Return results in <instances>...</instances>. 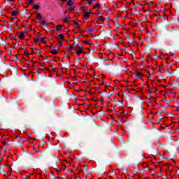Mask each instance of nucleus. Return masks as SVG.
Wrapping results in <instances>:
<instances>
[{"label": "nucleus", "mask_w": 179, "mask_h": 179, "mask_svg": "<svg viewBox=\"0 0 179 179\" xmlns=\"http://www.w3.org/2000/svg\"><path fill=\"white\" fill-rule=\"evenodd\" d=\"M63 23H67L69 24L71 23V17H66L63 18L62 20Z\"/></svg>", "instance_id": "423d86ee"}, {"label": "nucleus", "mask_w": 179, "mask_h": 179, "mask_svg": "<svg viewBox=\"0 0 179 179\" xmlns=\"http://www.w3.org/2000/svg\"><path fill=\"white\" fill-rule=\"evenodd\" d=\"M9 1H15V0H9Z\"/></svg>", "instance_id": "b1692460"}, {"label": "nucleus", "mask_w": 179, "mask_h": 179, "mask_svg": "<svg viewBox=\"0 0 179 179\" xmlns=\"http://www.w3.org/2000/svg\"><path fill=\"white\" fill-rule=\"evenodd\" d=\"M62 1V2H66V0H60Z\"/></svg>", "instance_id": "4be33fe9"}, {"label": "nucleus", "mask_w": 179, "mask_h": 179, "mask_svg": "<svg viewBox=\"0 0 179 179\" xmlns=\"http://www.w3.org/2000/svg\"><path fill=\"white\" fill-rule=\"evenodd\" d=\"M109 176H115V172H114V171L110 172Z\"/></svg>", "instance_id": "a211bd4d"}, {"label": "nucleus", "mask_w": 179, "mask_h": 179, "mask_svg": "<svg viewBox=\"0 0 179 179\" xmlns=\"http://www.w3.org/2000/svg\"><path fill=\"white\" fill-rule=\"evenodd\" d=\"M74 52L78 57H80V55L83 54V48L78 47V49L74 51Z\"/></svg>", "instance_id": "7ed1b4c3"}, {"label": "nucleus", "mask_w": 179, "mask_h": 179, "mask_svg": "<svg viewBox=\"0 0 179 179\" xmlns=\"http://www.w3.org/2000/svg\"><path fill=\"white\" fill-rule=\"evenodd\" d=\"M99 19H100V20H104V18H103V17H100Z\"/></svg>", "instance_id": "412c9836"}, {"label": "nucleus", "mask_w": 179, "mask_h": 179, "mask_svg": "<svg viewBox=\"0 0 179 179\" xmlns=\"http://www.w3.org/2000/svg\"><path fill=\"white\" fill-rule=\"evenodd\" d=\"M99 8H100V5H99V3H96L92 7V9H99Z\"/></svg>", "instance_id": "9d476101"}, {"label": "nucleus", "mask_w": 179, "mask_h": 179, "mask_svg": "<svg viewBox=\"0 0 179 179\" xmlns=\"http://www.w3.org/2000/svg\"><path fill=\"white\" fill-rule=\"evenodd\" d=\"M56 38H57V41H59V43H62V41H64V39L65 38V36H64V34H59Z\"/></svg>", "instance_id": "39448f33"}, {"label": "nucleus", "mask_w": 179, "mask_h": 179, "mask_svg": "<svg viewBox=\"0 0 179 179\" xmlns=\"http://www.w3.org/2000/svg\"><path fill=\"white\" fill-rule=\"evenodd\" d=\"M55 29L58 33H62L65 30V26L64 24H57L55 27Z\"/></svg>", "instance_id": "f257e3e1"}, {"label": "nucleus", "mask_w": 179, "mask_h": 179, "mask_svg": "<svg viewBox=\"0 0 179 179\" xmlns=\"http://www.w3.org/2000/svg\"><path fill=\"white\" fill-rule=\"evenodd\" d=\"M41 24H42L43 26H45V24H47V22H46L45 20H42V21H41Z\"/></svg>", "instance_id": "dca6fc26"}, {"label": "nucleus", "mask_w": 179, "mask_h": 179, "mask_svg": "<svg viewBox=\"0 0 179 179\" xmlns=\"http://www.w3.org/2000/svg\"><path fill=\"white\" fill-rule=\"evenodd\" d=\"M33 9H35L36 10H38L40 9V6L38 5H35L33 7Z\"/></svg>", "instance_id": "f8f14e48"}, {"label": "nucleus", "mask_w": 179, "mask_h": 179, "mask_svg": "<svg viewBox=\"0 0 179 179\" xmlns=\"http://www.w3.org/2000/svg\"><path fill=\"white\" fill-rule=\"evenodd\" d=\"M41 43H43V44H45V38H41L40 39Z\"/></svg>", "instance_id": "4468645a"}, {"label": "nucleus", "mask_w": 179, "mask_h": 179, "mask_svg": "<svg viewBox=\"0 0 179 179\" xmlns=\"http://www.w3.org/2000/svg\"><path fill=\"white\" fill-rule=\"evenodd\" d=\"M80 24H81L80 21H74L73 22V27L75 29H78V30H80Z\"/></svg>", "instance_id": "20e7f679"}, {"label": "nucleus", "mask_w": 179, "mask_h": 179, "mask_svg": "<svg viewBox=\"0 0 179 179\" xmlns=\"http://www.w3.org/2000/svg\"><path fill=\"white\" fill-rule=\"evenodd\" d=\"M24 55H26V57H30V53L27 52H24Z\"/></svg>", "instance_id": "f3484780"}, {"label": "nucleus", "mask_w": 179, "mask_h": 179, "mask_svg": "<svg viewBox=\"0 0 179 179\" xmlns=\"http://www.w3.org/2000/svg\"><path fill=\"white\" fill-rule=\"evenodd\" d=\"M67 5H69V6H72L73 5V2L71 0L68 1Z\"/></svg>", "instance_id": "9b49d317"}, {"label": "nucleus", "mask_w": 179, "mask_h": 179, "mask_svg": "<svg viewBox=\"0 0 179 179\" xmlns=\"http://www.w3.org/2000/svg\"><path fill=\"white\" fill-rule=\"evenodd\" d=\"M36 19H43V17L41 16V14L38 13L36 15Z\"/></svg>", "instance_id": "ddd939ff"}, {"label": "nucleus", "mask_w": 179, "mask_h": 179, "mask_svg": "<svg viewBox=\"0 0 179 179\" xmlns=\"http://www.w3.org/2000/svg\"><path fill=\"white\" fill-rule=\"evenodd\" d=\"M17 15H19V11H17V10H13L11 12V15L13 17H16V16H17Z\"/></svg>", "instance_id": "6e6552de"}, {"label": "nucleus", "mask_w": 179, "mask_h": 179, "mask_svg": "<svg viewBox=\"0 0 179 179\" xmlns=\"http://www.w3.org/2000/svg\"><path fill=\"white\" fill-rule=\"evenodd\" d=\"M83 15H84V19H85L86 20H87V19H89V17H90V16L92 15V12L90 10H84L83 11Z\"/></svg>", "instance_id": "f03ea898"}, {"label": "nucleus", "mask_w": 179, "mask_h": 179, "mask_svg": "<svg viewBox=\"0 0 179 179\" xmlns=\"http://www.w3.org/2000/svg\"><path fill=\"white\" fill-rule=\"evenodd\" d=\"M59 51V50L58 49H52L50 50V54H52L53 55H57V54H58Z\"/></svg>", "instance_id": "0eeeda50"}, {"label": "nucleus", "mask_w": 179, "mask_h": 179, "mask_svg": "<svg viewBox=\"0 0 179 179\" xmlns=\"http://www.w3.org/2000/svg\"><path fill=\"white\" fill-rule=\"evenodd\" d=\"M33 2H34V0H29V3L30 5H31V3H33Z\"/></svg>", "instance_id": "6ab92c4d"}, {"label": "nucleus", "mask_w": 179, "mask_h": 179, "mask_svg": "<svg viewBox=\"0 0 179 179\" xmlns=\"http://www.w3.org/2000/svg\"><path fill=\"white\" fill-rule=\"evenodd\" d=\"M137 75H138V76H139V75H141V73H138Z\"/></svg>", "instance_id": "5701e85b"}, {"label": "nucleus", "mask_w": 179, "mask_h": 179, "mask_svg": "<svg viewBox=\"0 0 179 179\" xmlns=\"http://www.w3.org/2000/svg\"><path fill=\"white\" fill-rule=\"evenodd\" d=\"M35 42L37 43H40V39H38V38L35 39Z\"/></svg>", "instance_id": "aec40b11"}, {"label": "nucleus", "mask_w": 179, "mask_h": 179, "mask_svg": "<svg viewBox=\"0 0 179 179\" xmlns=\"http://www.w3.org/2000/svg\"><path fill=\"white\" fill-rule=\"evenodd\" d=\"M18 37L20 40H24V32L22 31L20 34L18 35Z\"/></svg>", "instance_id": "1a4fd4ad"}, {"label": "nucleus", "mask_w": 179, "mask_h": 179, "mask_svg": "<svg viewBox=\"0 0 179 179\" xmlns=\"http://www.w3.org/2000/svg\"><path fill=\"white\" fill-rule=\"evenodd\" d=\"M93 1L94 0H87V3H89V5H92V3L93 2Z\"/></svg>", "instance_id": "2eb2a0df"}]
</instances>
